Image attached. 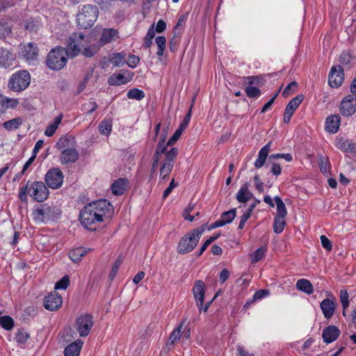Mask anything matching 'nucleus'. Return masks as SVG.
<instances>
[{
  "mask_svg": "<svg viewBox=\"0 0 356 356\" xmlns=\"http://www.w3.org/2000/svg\"><path fill=\"white\" fill-rule=\"evenodd\" d=\"M113 207L110 202L102 199L87 204L79 213V221L88 230L94 232L108 216Z\"/></svg>",
  "mask_w": 356,
  "mask_h": 356,
  "instance_id": "nucleus-1",
  "label": "nucleus"
},
{
  "mask_svg": "<svg viewBox=\"0 0 356 356\" xmlns=\"http://www.w3.org/2000/svg\"><path fill=\"white\" fill-rule=\"evenodd\" d=\"M49 190L46 184L42 181H28L26 185L19 190V197L22 202L27 201V194L35 201L42 202L49 196Z\"/></svg>",
  "mask_w": 356,
  "mask_h": 356,
  "instance_id": "nucleus-2",
  "label": "nucleus"
},
{
  "mask_svg": "<svg viewBox=\"0 0 356 356\" xmlns=\"http://www.w3.org/2000/svg\"><path fill=\"white\" fill-rule=\"evenodd\" d=\"M204 230V226L202 225L184 234L177 244V252L182 255L192 252L197 246Z\"/></svg>",
  "mask_w": 356,
  "mask_h": 356,
  "instance_id": "nucleus-3",
  "label": "nucleus"
},
{
  "mask_svg": "<svg viewBox=\"0 0 356 356\" xmlns=\"http://www.w3.org/2000/svg\"><path fill=\"white\" fill-rule=\"evenodd\" d=\"M98 15L97 6L90 4L83 6L76 16L78 26L83 29L90 28L97 20Z\"/></svg>",
  "mask_w": 356,
  "mask_h": 356,
  "instance_id": "nucleus-4",
  "label": "nucleus"
},
{
  "mask_svg": "<svg viewBox=\"0 0 356 356\" xmlns=\"http://www.w3.org/2000/svg\"><path fill=\"white\" fill-rule=\"evenodd\" d=\"M67 60V52L65 48L57 47L52 49L46 59L47 66L52 70H60L65 67Z\"/></svg>",
  "mask_w": 356,
  "mask_h": 356,
  "instance_id": "nucleus-5",
  "label": "nucleus"
},
{
  "mask_svg": "<svg viewBox=\"0 0 356 356\" xmlns=\"http://www.w3.org/2000/svg\"><path fill=\"white\" fill-rule=\"evenodd\" d=\"M30 83V73L27 70H19L10 77L8 87L12 91L19 92L26 89Z\"/></svg>",
  "mask_w": 356,
  "mask_h": 356,
  "instance_id": "nucleus-6",
  "label": "nucleus"
},
{
  "mask_svg": "<svg viewBox=\"0 0 356 356\" xmlns=\"http://www.w3.org/2000/svg\"><path fill=\"white\" fill-rule=\"evenodd\" d=\"M19 57L24 59L29 64H33L39 56V49L34 42L21 44L19 45Z\"/></svg>",
  "mask_w": 356,
  "mask_h": 356,
  "instance_id": "nucleus-7",
  "label": "nucleus"
},
{
  "mask_svg": "<svg viewBox=\"0 0 356 356\" xmlns=\"http://www.w3.org/2000/svg\"><path fill=\"white\" fill-rule=\"evenodd\" d=\"M44 181L46 185L52 189L59 188L63 182V175L58 168H54L47 171Z\"/></svg>",
  "mask_w": 356,
  "mask_h": 356,
  "instance_id": "nucleus-8",
  "label": "nucleus"
},
{
  "mask_svg": "<svg viewBox=\"0 0 356 356\" xmlns=\"http://www.w3.org/2000/svg\"><path fill=\"white\" fill-rule=\"evenodd\" d=\"M92 326V316L90 314H83L76 319V328L81 337L88 336Z\"/></svg>",
  "mask_w": 356,
  "mask_h": 356,
  "instance_id": "nucleus-9",
  "label": "nucleus"
},
{
  "mask_svg": "<svg viewBox=\"0 0 356 356\" xmlns=\"http://www.w3.org/2000/svg\"><path fill=\"white\" fill-rule=\"evenodd\" d=\"M84 38L85 35L82 33H74L70 37L67 49H65L67 56L74 57L79 54L81 50L80 44Z\"/></svg>",
  "mask_w": 356,
  "mask_h": 356,
  "instance_id": "nucleus-10",
  "label": "nucleus"
},
{
  "mask_svg": "<svg viewBox=\"0 0 356 356\" xmlns=\"http://www.w3.org/2000/svg\"><path fill=\"white\" fill-rule=\"evenodd\" d=\"M340 111L343 116H350L356 112V97L348 95L344 97L340 104Z\"/></svg>",
  "mask_w": 356,
  "mask_h": 356,
  "instance_id": "nucleus-11",
  "label": "nucleus"
},
{
  "mask_svg": "<svg viewBox=\"0 0 356 356\" xmlns=\"http://www.w3.org/2000/svg\"><path fill=\"white\" fill-rule=\"evenodd\" d=\"M343 79V68L340 65L333 66L329 73V85L332 88H338L342 84Z\"/></svg>",
  "mask_w": 356,
  "mask_h": 356,
  "instance_id": "nucleus-12",
  "label": "nucleus"
},
{
  "mask_svg": "<svg viewBox=\"0 0 356 356\" xmlns=\"http://www.w3.org/2000/svg\"><path fill=\"white\" fill-rule=\"evenodd\" d=\"M63 303L61 296L54 291L46 296L44 299V307L46 309L49 311H56L58 309Z\"/></svg>",
  "mask_w": 356,
  "mask_h": 356,
  "instance_id": "nucleus-13",
  "label": "nucleus"
},
{
  "mask_svg": "<svg viewBox=\"0 0 356 356\" xmlns=\"http://www.w3.org/2000/svg\"><path fill=\"white\" fill-rule=\"evenodd\" d=\"M193 293L196 301L199 312L202 309L205 295V284L202 280H196L193 288Z\"/></svg>",
  "mask_w": 356,
  "mask_h": 356,
  "instance_id": "nucleus-14",
  "label": "nucleus"
},
{
  "mask_svg": "<svg viewBox=\"0 0 356 356\" xmlns=\"http://www.w3.org/2000/svg\"><path fill=\"white\" fill-rule=\"evenodd\" d=\"M119 38V32L117 29L113 28L103 29L98 40V44L100 47H103L107 44L115 42Z\"/></svg>",
  "mask_w": 356,
  "mask_h": 356,
  "instance_id": "nucleus-15",
  "label": "nucleus"
},
{
  "mask_svg": "<svg viewBox=\"0 0 356 356\" xmlns=\"http://www.w3.org/2000/svg\"><path fill=\"white\" fill-rule=\"evenodd\" d=\"M303 99V97L302 95L296 96V97L293 98L287 104L284 114L283 118V121L284 123L288 124L291 118L294 113V111L296 110V108L298 107V106L300 104Z\"/></svg>",
  "mask_w": 356,
  "mask_h": 356,
  "instance_id": "nucleus-16",
  "label": "nucleus"
},
{
  "mask_svg": "<svg viewBox=\"0 0 356 356\" xmlns=\"http://www.w3.org/2000/svg\"><path fill=\"white\" fill-rule=\"evenodd\" d=\"M79 152L74 148H67L62 150L60 161L62 164L75 163L79 159Z\"/></svg>",
  "mask_w": 356,
  "mask_h": 356,
  "instance_id": "nucleus-17",
  "label": "nucleus"
},
{
  "mask_svg": "<svg viewBox=\"0 0 356 356\" xmlns=\"http://www.w3.org/2000/svg\"><path fill=\"white\" fill-rule=\"evenodd\" d=\"M336 147L343 152L356 154V143L343 137L337 138L335 141Z\"/></svg>",
  "mask_w": 356,
  "mask_h": 356,
  "instance_id": "nucleus-18",
  "label": "nucleus"
},
{
  "mask_svg": "<svg viewBox=\"0 0 356 356\" xmlns=\"http://www.w3.org/2000/svg\"><path fill=\"white\" fill-rule=\"evenodd\" d=\"M340 330L335 325H329L323 331V341L330 343L334 341L340 335Z\"/></svg>",
  "mask_w": 356,
  "mask_h": 356,
  "instance_id": "nucleus-19",
  "label": "nucleus"
},
{
  "mask_svg": "<svg viewBox=\"0 0 356 356\" xmlns=\"http://www.w3.org/2000/svg\"><path fill=\"white\" fill-rule=\"evenodd\" d=\"M15 55L6 49H0V67L8 68L13 65Z\"/></svg>",
  "mask_w": 356,
  "mask_h": 356,
  "instance_id": "nucleus-20",
  "label": "nucleus"
},
{
  "mask_svg": "<svg viewBox=\"0 0 356 356\" xmlns=\"http://www.w3.org/2000/svg\"><path fill=\"white\" fill-rule=\"evenodd\" d=\"M341 117L339 115H332L327 118L325 122V129L330 133L335 134L339 131Z\"/></svg>",
  "mask_w": 356,
  "mask_h": 356,
  "instance_id": "nucleus-21",
  "label": "nucleus"
},
{
  "mask_svg": "<svg viewBox=\"0 0 356 356\" xmlns=\"http://www.w3.org/2000/svg\"><path fill=\"white\" fill-rule=\"evenodd\" d=\"M250 184L245 182L238 191L236 198L238 202L246 203L253 197L252 193L249 190Z\"/></svg>",
  "mask_w": 356,
  "mask_h": 356,
  "instance_id": "nucleus-22",
  "label": "nucleus"
},
{
  "mask_svg": "<svg viewBox=\"0 0 356 356\" xmlns=\"http://www.w3.org/2000/svg\"><path fill=\"white\" fill-rule=\"evenodd\" d=\"M321 309L325 318L329 319L333 316L335 311V303L329 298L324 299L321 303Z\"/></svg>",
  "mask_w": 356,
  "mask_h": 356,
  "instance_id": "nucleus-23",
  "label": "nucleus"
},
{
  "mask_svg": "<svg viewBox=\"0 0 356 356\" xmlns=\"http://www.w3.org/2000/svg\"><path fill=\"white\" fill-rule=\"evenodd\" d=\"M128 184V181L125 178H119L117 180H115L112 186H111V191L112 193L115 195H122L127 188Z\"/></svg>",
  "mask_w": 356,
  "mask_h": 356,
  "instance_id": "nucleus-24",
  "label": "nucleus"
},
{
  "mask_svg": "<svg viewBox=\"0 0 356 356\" xmlns=\"http://www.w3.org/2000/svg\"><path fill=\"white\" fill-rule=\"evenodd\" d=\"M90 251V248L78 247L69 252V257L73 262L78 263L81 260L82 257L86 256Z\"/></svg>",
  "mask_w": 356,
  "mask_h": 356,
  "instance_id": "nucleus-25",
  "label": "nucleus"
},
{
  "mask_svg": "<svg viewBox=\"0 0 356 356\" xmlns=\"http://www.w3.org/2000/svg\"><path fill=\"white\" fill-rule=\"evenodd\" d=\"M270 144L271 142H269L259 150L258 158L254 162V167L256 168H260L264 165L270 152Z\"/></svg>",
  "mask_w": 356,
  "mask_h": 356,
  "instance_id": "nucleus-26",
  "label": "nucleus"
},
{
  "mask_svg": "<svg viewBox=\"0 0 356 356\" xmlns=\"http://www.w3.org/2000/svg\"><path fill=\"white\" fill-rule=\"evenodd\" d=\"M82 345L83 342L81 340H76L70 343L65 348V356H79Z\"/></svg>",
  "mask_w": 356,
  "mask_h": 356,
  "instance_id": "nucleus-27",
  "label": "nucleus"
},
{
  "mask_svg": "<svg viewBox=\"0 0 356 356\" xmlns=\"http://www.w3.org/2000/svg\"><path fill=\"white\" fill-rule=\"evenodd\" d=\"M296 288L307 294L313 293V286L312 283L305 279H300L296 282Z\"/></svg>",
  "mask_w": 356,
  "mask_h": 356,
  "instance_id": "nucleus-28",
  "label": "nucleus"
},
{
  "mask_svg": "<svg viewBox=\"0 0 356 356\" xmlns=\"http://www.w3.org/2000/svg\"><path fill=\"white\" fill-rule=\"evenodd\" d=\"M62 119L63 115L61 114L56 117L54 122L47 126L44 134L47 136H52L55 134L59 124L61 122Z\"/></svg>",
  "mask_w": 356,
  "mask_h": 356,
  "instance_id": "nucleus-29",
  "label": "nucleus"
},
{
  "mask_svg": "<svg viewBox=\"0 0 356 356\" xmlns=\"http://www.w3.org/2000/svg\"><path fill=\"white\" fill-rule=\"evenodd\" d=\"M274 200L277 204V213L275 217L285 218L287 214L286 206L279 196H275Z\"/></svg>",
  "mask_w": 356,
  "mask_h": 356,
  "instance_id": "nucleus-30",
  "label": "nucleus"
},
{
  "mask_svg": "<svg viewBox=\"0 0 356 356\" xmlns=\"http://www.w3.org/2000/svg\"><path fill=\"white\" fill-rule=\"evenodd\" d=\"M126 54L124 52L113 54L110 58V62L115 67L123 65L126 62Z\"/></svg>",
  "mask_w": 356,
  "mask_h": 356,
  "instance_id": "nucleus-31",
  "label": "nucleus"
},
{
  "mask_svg": "<svg viewBox=\"0 0 356 356\" xmlns=\"http://www.w3.org/2000/svg\"><path fill=\"white\" fill-rule=\"evenodd\" d=\"M184 321H183L180 325L173 330V332L171 333L170 337H169V339H168V343H167V346H169V345H174V343H175V341H177V340H179L181 336V329H182V327H183V325L184 323Z\"/></svg>",
  "mask_w": 356,
  "mask_h": 356,
  "instance_id": "nucleus-32",
  "label": "nucleus"
},
{
  "mask_svg": "<svg viewBox=\"0 0 356 356\" xmlns=\"http://www.w3.org/2000/svg\"><path fill=\"white\" fill-rule=\"evenodd\" d=\"M22 124V120L20 118H16L5 122L3 127L8 131H12L18 129Z\"/></svg>",
  "mask_w": 356,
  "mask_h": 356,
  "instance_id": "nucleus-33",
  "label": "nucleus"
},
{
  "mask_svg": "<svg viewBox=\"0 0 356 356\" xmlns=\"http://www.w3.org/2000/svg\"><path fill=\"white\" fill-rule=\"evenodd\" d=\"M51 208L49 207H45L44 209H38L35 211L34 213L35 218L44 222L46 220L49 219V215L51 212Z\"/></svg>",
  "mask_w": 356,
  "mask_h": 356,
  "instance_id": "nucleus-34",
  "label": "nucleus"
},
{
  "mask_svg": "<svg viewBox=\"0 0 356 356\" xmlns=\"http://www.w3.org/2000/svg\"><path fill=\"white\" fill-rule=\"evenodd\" d=\"M127 82V81L125 80L124 76L121 74H113L108 79V83L110 86H119Z\"/></svg>",
  "mask_w": 356,
  "mask_h": 356,
  "instance_id": "nucleus-35",
  "label": "nucleus"
},
{
  "mask_svg": "<svg viewBox=\"0 0 356 356\" xmlns=\"http://www.w3.org/2000/svg\"><path fill=\"white\" fill-rule=\"evenodd\" d=\"M99 131L102 134L108 135L112 131V120L104 119L99 125Z\"/></svg>",
  "mask_w": 356,
  "mask_h": 356,
  "instance_id": "nucleus-36",
  "label": "nucleus"
},
{
  "mask_svg": "<svg viewBox=\"0 0 356 356\" xmlns=\"http://www.w3.org/2000/svg\"><path fill=\"white\" fill-rule=\"evenodd\" d=\"M285 225V218L275 217L273 223V230L276 234L282 233L284 229Z\"/></svg>",
  "mask_w": 356,
  "mask_h": 356,
  "instance_id": "nucleus-37",
  "label": "nucleus"
},
{
  "mask_svg": "<svg viewBox=\"0 0 356 356\" xmlns=\"http://www.w3.org/2000/svg\"><path fill=\"white\" fill-rule=\"evenodd\" d=\"M266 252V248L261 247L252 252L250 255L251 262L255 264L259 261L264 256Z\"/></svg>",
  "mask_w": 356,
  "mask_h": 356,
  "instance_id": "nucleus-38",
  "label": "nucleus"
},
{
  "mask_svg": "<svg viewBox=\"0 0 356 356\" xmlns=\"http://www.w3.org/2000/svg\"><path fill=\"white\" fill-rule=\"evenodd\" d=\"M129 99L141 100L145 97V92L138 88L130 89L127 94Z\"/></svg>",
  "mask_w": 356,
  "mask_h": 356,
  "instance_id": "nucleus-39",
  "label": "nucleus"
},
{
  "mask_svg": "<svg viewBox=\"0 0 356 356\" xmlns=\"http://www.w3.org/2000/svg\"><path fill=\"white\" fill-rule=\"evenodd\" d=\"M155 37V30L154 29V25H152L148 30L145 38L143 47L145 48H149L153 43V38Z\"/></svg>",
  "mask_w": 356,
  "mask_h": 356,
  "instance_id": "nucleus-40",
  "label": "nucleus"
},
{
  "mask_svg": "<svg viewBox=\"0 0 356 356\" xmlns=\"http://www.w3.org/2000/svg\"><path fill=\"white\" fill-rule=\"evenodd\" d=\"M236 209L234 208L229 211H225L221 214L220 218L225 222V225L230 223L236 217Z\"/></svg>",
  "mask_w": 356,
  "mask_h": 356,
  "instance_id": "nucleus-41",
  "label": "nucleus"
},
{
  "mask_svg": "<svg viewBox=\"0 0 356 356\" xmlns=\"http://www.w3.org/2000/svg\"><path fill=\"white\" fill-rule=\"evenodd\" d=\"M155 42L158 47L156 54L158 56H162L166 47V39L164 36H158L156 38Z\"/></svg>",
  "mask_w": 356,
  "mask_h": 356,
  "instance_id": "nucleus-42",
  "label": "nucleus"
},
{
  "mask_svg": "<svg viewBox=\"0 0 356 356\" xmlns=\"http://www.w3.org/2000/svg\"><path fill=\"white\" fill-rule=\"evenodd\" d=\"M0 325L6 330H10L14 326L13 319L9 316H3L0 318Z\"/></svg>",
  "mask_w": 356,
  "mask_h": 356,
  "instance_id": "nucleus-43",
  "label": "nucleus"
},
{
  "mask_svg": "<svg viewBox=\"0 0 356 356\" xmlns=\"http://www.w3.org/2000/svg\"><path fill=\"white\" fill-rule=\"evenodd\" d=\"M72 145V139L70 137H61L56 143V147L59 149H65L67 148H71Z\"/></svg>",
  "mask_w": 356,
  "mask_h": 356,
  "instance_id": "nucleus-44",
  "label": "nucleus"
},
{
  "mask_svg": "<svg viewBox=\"0 0 356 356\" xmlns=\"http://www.w3.org/2000/svg\"><path fill=\"white\" fill-rule=\"evenodd\" d=\"M30 337L29 334L24 329L19 330L15 339L19 344H24L28 339Z\"/></svg>",
  "mask_w": 356,
  "mask_h": 356,
  "instance_id": "nucleus-45",
  "label": "nucleus"
},
{
  "mask_svg": "<svg viewBox=\"0 0 356 356\" xmlns=\"http://www.w3.org/2000/svg\"><path fill=\"white\" fill-rule=\"evenodd\" d=\"M172 168L173 165L172 163H164L160 170V176L162 177L163 179H165L168 175H170L172 170Z\"/></svg>",
  "mask_w": 356,
  "mask_h": 356,
  "instance_id": "nucleus-46",
  "label": "nucleus"
},
{
  "mask_svg": "<svg viewBox=\"0 0 356 356\" xmlns=\"http://www.w3.org/2000/svg\"><path fill=\"white\" fill-rule=\"evenodd\" d=\"M245 90L248 97L255 98L261 95V90L258 88L252 86H247Z\"/></svg>",
  "mask_w": 356,
  "mask_h": 356,
  "instance_id": "nucleus-47",
  "label": "nucleus"
},
{
  "mask_svg": "<svg viewBox=\"0 0 356 356\" xmlns=\"http://www.w3.org/2000/svg\"><path fill=\"white\" fill-rule=\"evenodd\" d=\"M122 261H123V259L120 256L118 257V259L115 261V262L113 265L111 271L110 273V275H109L111 280H113L115 277V275L118 273V271L119 270V268L122 263Z\"/></svg>",
  "mask_w": 356,
  "mask_h": 356,
  "instance_id": "nucleus-48",
  "label": "nucleus"
},
{
  "mask_svg": "<svg viewBox=\"0 0 356 356\" xmlns=\"http://www.w3.org/2000/svg\"><path fill=\"white\" fill-rule=\"evenodd\" d=\"M70 284V279L67 275H65L62 277L58 282H57L55 284V289H66Z\"/></svg>",
  "mask_w": 356,
  "mask_h": 356,
  "instance_id": "nucleus-49",
  "label": "nucleus"
},
{
  "mask_svg": "<svg viewBox=\"0 0 356 356\" xmlns=\"http://www.w3.org/2000/svg\"><path fill=\"white\" fill-rule=\"evenodd\" d=\"M10 33V26L7 23L0 22V39L6 38Z\"/></svg>",
  "mask_w": 356,
  "mask_h": 356,
  "instance_id": "nucleus-50",
  "label": "nucleus"
},
{
  "mask_svg": "<svg viewBox=\"0 0 356 356\" xmlns=\"http://www.w3.org/2000/svg\"><path fill=\"white\" fill-rule=\"evenodd\" d=\"M349 295L346 290H341L340 292V299L343 309L346 310L349 306Z\"/></svg>",
  "mask_w": 356,
  "mask_h": 356,
  "instance_id": "nucleus-51",
  "label": "nucleus"
},
{
  "mask_svg": "<svg viewBox=\"0 0 356 356\" xmlns=\"http://www.w3.org/2000/svg\"><path fill=\"white\" fill-rule=\"evenodd\" d=\"M170 145H168L167 143H165V139L163 138L162 140H160L159 143H158L155 152V154H157L159 156H161V154L165 153L166 151V149L168 146Z\"/></svg>",
  "mask_w": 356,
  "mask_h": 356,
  "instance_id": "nucleus-52",
  "label": "nucleus"
},
{
  "mask_svg": "<svg viewBox=\"0 0 356 356\" xmlns=\"http://www.w3.org/2000/svg\"><path fill=\"white\" fill-rule=\"evenodd\" d=\"M97 104L95 102H89L88 104L82 105V111H87L89 114L92 113L97 108Z\"/></svg>",
  "mask_w": 356,
  "mask_h": 356,
  "instance_id": "nucleus-53",
  "label": "nucleus"
},
{
  "mask_svg": "<svg viewBox=\"0 0 356 356\" xmlns=\"http://www.w3.org/2000/svg\"><path fill=\"white\" fill-rule=\"evenodd\" d=\"M270 294L268 289H260L257 291L253 296V301L261 300Z\"/></svg>",
  "mask_w": 356,
  "mask_h": 356,
  "instance_id": "nucleus-54",
  "label": "nucleus"
},
{
  "mask_svg": "<svg viewBox=\"0 0 356 356\" xmlns=\"http://www.w3.org/2000/svg\"><path fill=\"white\" fill-rule=\"evenodd\" d=\"M178 154V149L176 147H172L167 153H166V161L168 163H171L173 159L177 156Z\"/></svg>",
  "mask_w": 356,
  "mask_h": 356,
  "instance_id": "nucleus-55",
  "label": "nucleus"
},
{
  "mask_svg": "<svg viewBox=\"0 0 356 356\" xmlns=\"http://www.w3.org/2000/svg\"><path fill=\"white\" fill-rule=\"evenodd\" d=\"M140 61V58L136 55H130L128 60H127V65L129 67L131 68H134L136 67L138 63Z\"/></svg>",
  "mask_w": 356,
  "mask_h": 356,
  "instance_id": "nucleus-56",
  "label": "nucleus"
},
{
  "mask_svg": "<svg viewBox=\"0 0 356 356\" xmlns=\"http://www.w3.org/2000/svg\"><path fill=\"white\" fill-rule=\"evenodd\" d=\"M321 242L322 246L327 251H330L332 248L331 241L325 236H321Z\"/></svg>",
  "mask_w": 356,
  "mask_h": 356,
  "instance_id": "nucleus-57",
  "label": "nucleus"
},
{
  "mask_svg": "<svg viewBox=\"0 0 356 356\" xmlns=\"http://www.w3.org/2000/svg\"><path fill=\"white\" fill-rule=\"evenodd\" d=\"M254 185H255L256 189L259 193H263L264 192V183L260 180V177L259 175H255L254 177Z\"/></svg>",
  "mask_w": 356,
  "mask_h": 356,
  "instance_id": "nucleus-58",
  "label": "nucleus"
},
{
  "mask_svg": "<svg viewBox=\"0 0 356 356\" xmlns=\"http://www.w3.org/2000/svg\"><path fill=\"white\" fill-rule=\"evenodd\" d=\"M5 103L7 104L6 109L8 108H15L19 104V102L16 99H12L5 97Z\"/></svg>",
  "mask_w": 356,
  "mask_h": 356,
  "instance_id": "nucleus-59",
  "label": "nucleus"
},
{
  "mask_svg": "<svg viewBox=\"0 0 356 356\" xmlns=\"http://www.w3.org/2000/svg\"><path fill=\"white\" fill-rule=\"evenodd\" d=\"M182 132L177 129L172 136L168 140V145H174L181 137Z\"/></svg>",
  "mask_w": 356,
  "mask_h": 356,
  "instance_id": "nucleus-60",
  "label": "nucleus"
},
{
  "mask_svg": "<svg viewBox=\"0 0 356 356\" xmlns=\"http://www.w3.org/2000/svg\"><path fill=\"white\" fill-rule=\"evenodd\" d=\"M177 184L175 182V179H173L168 187L164 191L163 194V198L165 199L172 192L174 188L177 186Z\"/></svg>",
  "mask_w": 356,
  "mask_h": 356,
  "instance_id": "nucleus-61",
  "label": "nucleus"
},
{
  "mask_svg": "<svg viewBox=\"0 0 356 356\" xmlns=\"http://www.w3.org/2000/svg\"><path fill=\"white\" fill-rule=\"evenodd\" d=\"M97 51L96 47H88L84 48L83 54L87 57H92L97 53Z\"/></svg>",
  "mask_w": 356,
  "mask_h": 356,
  "instance_id": "nucleus-62",
  "label": "nucleus"
},
{
  "mask_svg": "<svg viewBox=\"0 0 356 356\" xmlns=\"http://www.w3.org/2000/svg\"><path fill=\"white\" fill-rule=\"evenodd\" d=\"M298 83L296 81H292L285 88V89L283 91L282 95L284 96H287L291 94V90H293L295 88H297Z\"/></svg>",
  "mask_w": 356,
  "mask_h": 356,
  "instance_id": "nucleus-63",
  "label": "nucleus"
},
{
  "mask_svg": "<svg viewBox=\"0 0 356 356\" xmlns=\"http://www.w3.org/2000/svg\"><path fill=\"white\" fill-rule=\"evenodd\" d=\"M165 29H166V23L163 19H160L158 21L156 26V29H154V30H155V32L162 33L165 30Z\"/></svg>",
  "mask_w": 356,
  "mask_h": 356,
  "instance_id": "nucleus-64",
  "label": "nucleus"
}]
</instances>
